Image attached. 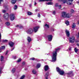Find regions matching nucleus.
I'll list each match as a JSON object with an SVG mask.
<instances>
[{
    "mask_svg": "<svg viewBox=\"0 0 79 79\" xmlns=\"http://www.w3.org/2000/svg\"><path fill=\"white\" fill-rule=\"evenodd\" d=\"M2 71V69H0V74H1L2 73H1V71Z\"/></svg>",
    "mask_w": 79,
    "mask_h": 79,
    "instance_id": "3c124183",
    "label": "nucleus"
},
{
    "mask_svg": "<svg viewBox=\"0 0 79 79\" xmlns=\"http://www.w3.org/2000/svg\"><path fill=\"white\" fill-rule=\"evenodd\" d=\"M45 27H47L48 28H49V25L47 24H45L44 25Z\"/></svg>",
    "mask_w": 79,
    "mask_h": 79,
    "instance_id": "7c9ffc66",
    "label": "nucleus"
},
{
    "mask_svg": "<svg viewBox=\"0 0 79 79\" xmlns=\"http://www.w3.org/2000/svg\"><path fill=\"white\" fill-rule=\"evenodd\" d=\"M16 0H12V4H15V3H16Z\"/></svg>",
    "mask_w": 79,
    "mask_h": 79,
    "instance_id": "393cba45",
    "label": "nucleus"
},
{
    "mask_svg": "<svg viewBox=\"0 0 79 79\" xmlns=\"http://www.w3.org/2000/svg\"><path fill=\"white\" fill-rule=\"evenodd\" d=\"M15 71L16 69H15V68L11 70V72L12 74H14V73H15Z\"/></svg>",
    "mask_w": 79,
    "mask_h": 79,
    "instance_id": "aec40b11",
    "label": "nucleus"
},
{
    "mask_svg": "<svg viewBox=\"0 0 79 79\" xmlns=\"http://www.w3.org/2000/svg\"><path fill=\"white\" fill-rule=\"evenodd\" d=\"M48 73H47L45 75V77L46 79H48Z\"/></svg>",
    "mask_w": 79,
    "mask_h": 79,
    "instance_id": "4be33fe9",
    "label": "nucleus"
},
{
    "mask_svg": "<svg viewBox=\"0 0 79 79\" xmlns=\"http://www.w3.org/2000/svg\"><path fill=\"white\" fill-rule=\"evenodd\" d=\"M78 36L79 37V32L78 33Z\"/></svg>",
    "mask_w": 79,
    "mask_h": 79,
    "instance_id": "13d9d810",
    "label": "nucleus"
},
{
    "mask_svg": "<svg viewBox=\"0 0 79 79\" xmlns=\"http://www.w3.org/2000/svg\"><path fill=\"white\" fill-rule=\"evenodd\" d=\"M77 3L79 4V1L77 2Z\"/></svg>",
    "mask_w": 79,
    "mask_h": 79,
    "instance_id": "052dcab7",
    "label": "nucleus"
},
{
    "mask_svg": "<svg viewBox=\"0 0 79 79\" xmlns=\"http://www.w3.org/2000/svg\"><path fill=\"white\" fill-rule=\"evenodd\" d=\"M31 38L30 37H27V40L28 42H29H29H31Z\"/></svg>",
    "mask_w": 79,
    "mask_h": 79,
    "instance_id": "2eb2a0df",
    "label": "nucleus"
},
{
    "mask_svg": "<svg viewBox=\"0 0 79 79\" xmlns=\"http://www.w3.org/2000/svg\"><path fill=\"white\" fill-rule=\"evenodd\" d=\"M65 32L66 35H67V37H69V36L70 35L69 31L67 30H66L65 31Z\"/></svg>",
    "mask_w": 79,
    "mask_h": 79,
    "instance_id": "6e6552de",
    "label": "nucleus"
},
{
    "mask_svg": "<svg viewBox=\"0 0 79 79\" xmlns=\"http://www.w3.org/2000/svg\"><path fill=\"white\" fill-rule=\"evenodd\" d=\"M44 70L45 71H48V69H49V67H48V65H45L44 66Z\"/></svg>",
    "mask_w": 79,
    "mask_h": 79,
    "instance_id": "1a4fd4ad",
    "label": "nucleus"
},
{
    "mask_svg": "<svg viewBox=\"0 0 79 79\" xmlns=\"http://www.w3.org/2000/svg\"><path fill=\"white\" fill-rule=\"evenodd\" d=\"M24 77H25V75H23L20 78V79H24Z\"/></svg>",
    "mask_w": 79,
    "mask_h": 79,
    "instance_id": "72a5a7b5",
    "label": "nucleus"
},
{
    "mask_svg": "<svg viewBox=\"0 0 79 79\" xmlns=\"http://www.w3.org/2000/svg\"><path fill=\"white\" fill-rule=\"evenodd\" d=\"M39 28V27H35L33 28V31H34V32H37L38 31V29Z\"/></svg>",
    "mask_w": 79,
    "mask_h": 79,
    "instance_id": "423d86ee",
    "label": "nucleus"
},
{
    "mask_svg": "<svg viewBox=\"0 0 79 79\" xmlns=\"http://www.w3.org/2000/svg\"><path fill=\"white\" fill-rule=\"evenodd\" d=\"M71 73H72V72H70L69 73H67V74L68 77H71Z\"/></svg>",
    "mask_w": 79,
    "mask_h": 79,
    "instance_id": "4468645a",
    "label": "nucleus"
},
{
    "mask_svg": "<svg viewBox=\"0 0 79 79\" xmlns=\"http://www.w3.org/2000/svg\"><path fill=\"white\" fill-rule=\"evenodd\" d=\"M24 77H25V75H23L20 78V79H24Z\"/></svg>",
    "mask_w": 79,
    "mask_h": 79,
    "instance_id": "f704fd0d",
    "label": "nucleus"
},
{
    "mask_svg": "<svg viewBox=\"0 0 79 79\" xmlns=\"http://www.w3.org/2000/svg\"><path fill=\"white\" fill-rule=\"evenodd\" d=\"M17 6H15L14 7V10H16V9H17Z\"/></svg>",
    "mask_w": 79,
    "mask_h": 79,
    "instance_id": "4c0bfd02",
    "label": "nucleus"
},
{
    "mask_svg": "<svg viewBox=\"0 0 79 79\" xmlns=\"http://www.w3.org/2000/svg\"><path fill=\"white\" fill-rule=\"evenodd\" d=\"M19 1H21V0H19Z\"/></svg>",
    "mask_w": 79,
    "mask_h": 79,
    "instance_id": "e2e57ef3",
    "label": "nucleus"
},
{
    "mask_svg": "<svg viewBox=\"0 0 79 79\" xmlns=\"http://www.w3.org/2000/svg\"><path fill=\"white\" fill-rule=\"evenodd\" d=\"M1 42V34L0 33V42Z\"/></svg>",
    "mask_w": 79,
    "mask_h": 79,
    "instance_id": "09e8293b",
    "label": "nucleus"
},
{
    "mask_svg": "<svg viewBox=\"0 0 79 79\" xmlns=\"http://www.w3.org/2000/svg\"><path fill=\"white\" fill-rule=\"evenodd\" d=\"M61 16L63 18H66V12L64 11L62 12Z\"/></svg>",
    "mask_w": 79,
    "mask_h": 79,
    "instance_id": "39448f33",
    "label": "nucleus"
},
{
    "mask_svg": "<svg viewBox=\"0 0 79 79\" xmlns=\"http://www.w3.org/2000/svg\"><path fill=\"white\" fill-rule=\"evenodd\" d=\"M8 42V40H2V42Z\"/></svg>",
    "mask_w": 79,
    "mask_h": 79,
    "instance_id": "e433bc0d",
    "label": "nucleus"
},
{
    "mask_svg": "<svg viewBox=\"0 0 79 79\" xmlns=\"http://www.w3.org/2000/svg\"><path fill=\"white\" fill-rule=\"evenodd\" d=\"M56 70L57 72H59V73H60V72L61 71V70L58 67H56Z\"/></svg>",
    "mask_w": 79,
    "mask_h": 79,
    "instance_id": "b1692460",
    "label": "nucleus"
},
{
    "mask_svg": "<svg viewBox=\"0 0 79 79\" xmlns=\"http://www.w3.org/2000/svg\"><path fill=\"white\" fill-rule=\"evenodd\" d=\"M37 11H38V9H36L35 10V12H37Z\"/></svg>",
    "mask_w": 79,
    "mask_h": 79,
    "instance_id": "864d4df0",
    "label": "nucleus"
},
{
    "mask_svg": "<svg viewBox=\"0 0 79 79\" xmlns=\"http://www.w3.org/2000/svg\"><path fill=\"white\" fill-rule=\"evenodd\" d=\"M58 7L59 9H61V5H60L58 6Z\"/></svg>",
    "mask_w": 79,
    "mask_h": 79,
    "instance_id": "a19ab883",
    "label": "nucleus"
},
{
    "mask_svg": "<svg viewBox=\"0 0 79 79\" xmlns=\"http://www.w3.org/2000/svg\"><path fill=\"white\" fill-rule=\"evenodd\" d=\"M69 50H71V47H69Z\"/></svg>",
    "mask_w": 79,
    "mask_h": 79,
    "instance_id": "8fccbe9b",
    "label": "nucleus"
},
{
    "mask_svg": "<svg viewBox=\"0 0 79 79\" xmlns=\"http://www.w3.org/2000/svg\"><path fill=\"white\" fill-rule=\"evenodd\" d=\"M59 1H60V2H62L63 3H65L66 2L67 4V5H71V2H73V0H59Z\"/></svg>",
    "mask_w": 79,
    "mask_h": 79,
    "instance_id": "f03ea898",
    "label": "nucleus"
},
{
    "mask_svg": "<svg viewBox=\"0 0 79 79\" xmlns=\"http://www.w3.org/2000/svg\"><path fill=\"white\" fill-rule=\"evenodd\" d=\"M52 0H39V1L40 2H44V1H51Z\"/></svg>",
    "mask_w": 79,
    "mask_h": 79,
    "instance_id": "c85d7f7f",
    "label": "nucleus"
},
{
    "mask_svg": "<svg viewBox=\"0 0 79 79\" xmlns=\"http://www.w3.org/2000/svg\"><path fill=\"white\" fill-rule=\"evenodd\" d=\"M77 45L78 46V47H79V44L78 43L77 44Z\"/></svg>",
    "mask_w": 79,
    "mask_h": 79,
    "instance_id": "5fc2aeb1",
    "label": "nucleus"
},
{
    "mask_svg": "<svg viewBox=\"0 0 79 79\" xmlns=\"http://www.w3.org/2000/svg\"><path fill=\"white\" fill-rule=\"evenodd\" d=\"M32 73L34 74L37 75V72L35 70H33L32 71Z\"/></svg>",
    "mask_w": 79,
    "mask_h": 79,
    "instance_id": "f3484780",
    "label": "nucleus"
},
{
    "mask_svg": "<svg viewBox=\"0 0 79 79\" xmlns=\"http://www.w3.org/2000/svg\"><path fill=\"white\" fill-rule=\"evenodd\" d=\"M30 6H31V5H30Z\"/></svg>",
    "mask_w": 79,
    "mask_h": 79,
    "instance_id": "680f3d73",
    "label": "nucleus"
},
{
    "mask_svg": "<svg viewBox=\"0 0 79 79\" xmlns=\"http://www.w3.org/2000/svg\"><path fill=\"white\" fill-rule=\"evenodd\" d=\"M36 4H37V3L35 2L34 3V5H36Z\"/></svg>",
    "mask_w": 79,
    "mask_h": 79,
    "instance_id": "bf43d9fd",
    "label": "nucleus"
},
{
    "mask_svg": "<svg viewBox=\"0 0 79 79\" xmlns=\"http://www.w3.org/2000/svg\"><path fill=\"white\" fill-rule=\"evenodd\" d=\"M30 60H35V58L34 57L31 58L30 59Z\"/></svg>",
    "mask_w": 79,
    "mask_h": 79,
    "instance_id": "c9c22d12",
    "label": "nucleus"
},
{
    "mask_svg": "<svg viewBox=\"0 0 79 79\" xmlns=\"http://www.w3.org/2000/svg\"><path fill=\"white\" fill-rule=\"evenodd\" d=\"M74 50L76 53H77V52L79 51V49L77 48H75Z\"/></svg>",
    "mask_w": 79,
    "mask_h": 79,
    "instance_id": "412c9836",
    "label": "nucleus"
},
{
    "mask_svg": "<svg viewBox=\"0 0 79 79\" xmlns=\"http://www.w3.org/2000/svg\"><path fill=\"white\" fill-rule=\"evenodd\" d=\"M14 59H16V56H14L13 57Z\"/></svg>",
    "mask_w": 79,
    "mask_h": 79,
    "instance_id": "de8ad7c7",
    "label": "nucleus"
},
{
    "mask_svg": "<svg viewBox=\"0 0 79 79\" xmlns=\"http://www.w3.org/2000/svg\"><path fill=\"white\" fill-rule=\"evenodd\" d=\"M47 5H53V2H49L48 3H46Z\"/></svg>",
    "mask_w": 79,
    "mask_h": 79,
    "instance_id": "c756f323",
    "label": "nucleus"
},
{
    "mask_svg": "<svg viewBox=\"0 0 79 79\" xmlns=\"http://www.w3.org/2000/svg\"><path fill=\"white\" fill-rule=\"evenodd\" d=\"M40 23H41V21H40Z\"/></svg>",
    "mask_w": 79,
    "mask_h": 79,
    "instance_id": "0e129e2a",
    "label": "nucleus"
},
{
    "mask_svg": "<svg viewBox=\"0 0 79 79\" xmlns=\"http://www.w3.org/2000/svg\"><path fill=\"white\" fill-rule=\"evenodd\" d=\"M47 37L48 38L49 41H52V35H48Z\"/></svg>",
    "mask_w": 79,
    "mask_h": 79,
    "instance_id": "0eeeda50",
    "label": "nucleus"
},
{
    "mask_svg": "<svg viewBox=\"0 0 79 79\" xmlns=\"http://www.w3.org/2000/svg\"><path fill=\"white\" fill-rule=\"evenodd\" d=\"M65 23L67 25V26H68L69 24V21L68 20H67L65 21Z\"/></svg>",
    "mask_w": 79,
    "mask_h": 79,
    "instance_id": "a878e982",
    "label": "nucleus"
},
{
    "mask_svg": "<svg viewBox=\"0 0 79 79\" xmlns=\"http://www.w3.org/2000/svg\"><path fill=\"white\" fill-rule=\"evenodd\" d=\"M55 6H59V5H58V4L57 3H56L55 4Z\"/></svg>",
    "mask_w": 79,
    "mask_h": 79,
    "instance_id": "37998d69",
    "label": "nucleus"
},
{
    "mask_svg": "<svg viewBox=\"0 0 79 79\" xmlns=\"http://www.w3.org/2000/svg\"><path fill=\"white\" fill-rule=\"evenodd\" d=\"M22 64L23 65H24V64H25V62H23L22 63Z\"/></svg>",
    "mask_w": 79,
    "mask_h": 79,
    "instance_id": "49530a36",
    "label": "nucleus"
},
{
    "mask_svg": "<svg viewBox=\"0 0 79 79\" xmlns=\"http://www.w3.org/2000/svg\"><path fill=\"white\" fill-rule=\"evenodd\" d=\"M3 59H4V58L3 57V56H2L1 57V61H2L3 60Z\"/></svg>",
    "mask_w": 79,
    "mask_h": 79,
    "instance_id": "2f4dec72",
    "label": "nucleus"
},
{
    "mask_svg": "<svg viewBox=\"0 0 79 79\" xmlns=\"http://www.w3.org/2000/svg\"><path fill=\"white\" fill-rule=\"evenodd\" d=\"M16 27H19V28H23V26L21 25H17L16 26Z\"/></svg>",
    "mask_w": 79,
    "mask_h": 79,
    "instance_id": "a211bd4d",
    "label": "nucleus"
},
{
    "mask_svg": "<svg viewBox=\"0 0 79 79\" xmlns=\"http://www.w3.org/2000/svg\"><path fill=\"white\" fill-rule=\"evenodd\" d=\"M13 50H14V48L12 49L11 50V51H13Z\"/></svg>",
    "mask_w": 79,
    "mask_h": 79,
    "instance_id": "4d7b16f0",
    "label": "nucleus"
},
{
    "mask_svg": "<svg viewBox=\"0 0 79 79\" xmlns=\"http://www.w3.org/2000/svg\"><path fill=\"white\" fill-rule=\"evenodd\" d=\"M8 51H7L6 52V55H7V54L8 53Z\"/></svg>",
    "mask_w": 79,
    "mask_h": 79,
    "instance_id": "603ef678",
    "label": "nucleus"
},
{
    "mask_svg": "<svg viewBox=\"0 0 79 79\" xmlns=\"http://www.w3.org/2000/svg\"><path fill=\"white\" fill-rule=\"evenodd\" d=\"M69 40L70 43H74L75 41V37L74 36H71L69 38Z\"/></svg>",
    "mask_w": 79,
    "mask_h": 79,
    "instance_id": "7ed1b4c3",
    "label": "nucleus"
},
{
    "mask_svg": "<svg viewBox=\"0 0 79 79\" xmlns=\"http://www.w3.org/2000/svg\"><path fill=\"white\" fill-rule=\"evenodd\" d=\"M3 18L5 19L6 18H9V15L8 13L5 14L3 16Z\"/></svg>",
    "mask_w": 79,
    "mask_h": 79,
    "instance_id": "9d476101",
    "label": "nucleus"
},
{
    "mask_svg": "<svg viewBox=\"0 0 79 79\" xmlns=\"http://www.w3.org/2000/svg\"><path fill=\"white\" fill-rule=\"evenodd\" d=\"M72 27L73 29H74L76 27V24L73 23L72 25Z\"/></svg>",
    "mask_w": 79,
    "mask_h": 79,
    "instance_id": "6ab92c4d",
    "label": "nucleus"
},
{
    "mask_svg": "<svg viewBox=\"0 0 79 79\" xmlns=\"http://www.w3.org/2000/svg\"><path fill=\"white\" fill-rule=\"evenodd\" d=\"M10 21H13L15 19V14H11L9 15Z\"/></svg>",
    "mask_w": 79,
    "mask_h": 79,
    "instance_id": "20e7f679",
    "label": "nucleus"
},
{
    "mask_svg": "<svg viewBox=\"0 0 79 79\" xmlns=\"http://www.w3.org/2000/svg\"><path fill=\"white\" fill-rule=\"evenodd\" d=\"M3 0H0V4H1V2H2Z\"/></svg>",
    "mask_w": 79,
    "mask_h": 79,
    "instance_id": "6e6d98bb",
    "label": "nucleus"
},
{
    "mask_svg": "<svg viewBox=\"0 0 79 79\" xmlns=\"http://www.w3.org/2000/svg\"><path fill=\"white\" fill-rule=\"evenodd\" d=\"M6 26H10V23L7 22L6 23Z\"/></svg>",
    "mask_w": 79,
    "mask_h": 79,
    "instance_id": "cd10ccee",
    "label": "nucleus"
},
{
    "mask_svg": "<svg viewBox=\"0 0 79 79\" xmlns=\"http://www.w3.org/2000/svg\"><path fill=\"white\" fill-rule=\"evenodd\" d=\"M21 61V59H19L17 61V62L18 63H19V62H20V61Z\"/></svg>",
    "mask_w": 79,
    "mask_h": 79,
    "instance_id": "ea45409f",
    "label": "nucleus"
},
{
    "mask_svg": "<svg viewBox=\"0 0 79 79\" xmlns=\"http://www.w3.org/2000/svg\"><path fill=\"white\" fill-rule=\"evenodd\" d=\"M78 47L79 48V46H78Z\"/></svg>",
    "mask_w": 79,
    "mask_h": 79,
    "instance_id": "69168bd1",
    "label": "nucleus"
},
{
    "mask_svg": "<svg viewBox=\"0 0 79 79\" xmlns=\"http://www.w3.org/2000/svg\"><path fill=\"white\" fill-rule=\"evenodd\" d=\"M52 13L53 15H55L56 14V11L54 10V11H53Z\"/></svg>",
    "mask_w": 79,
    "mask_h": 79,
    "instance_id": "79ce46f5",
    "label": "nucleus"
},
{
    "mask_svg": "<svg viewBox=\"0 0 79 79\" xmlns=\"http://www.w3.org/2000/svg\"><path fill=\"white\" fill-rule=\"evenodd\" d=\"M9 45L10 47H13L14 45H15V43L12 42H9Z\"/></svg>",
    "mask_w": 79,
    "mask_h": 79,
    "instance_id": "9b49d317",
    "label": "nucleus"
},
{
    "mask_svg": "<svg viewBox=\"0 0 79 79\" xmlns=\"http://www.w3.org/2000/svg\"><path fill=\"white\" fill-rule=\"evenodd\" d=\"M33 32V30H32V29H29L27 31V33H28L29 34H31V33H32Z\"/></svg>",
    "mask_w": 79,
    "mask_h": 79,
    "instance_id": "ddd939ff",
    "label": "nucleus"
},
{
    "mask_svg": "<svg viewBox=\"0 0 79 79\" xmlns=\"http://www.w3.org/2000/svg\"><path fill=\"white\" fill-rule=\"evenodd\" d=\"M2 13H5L6 12V10H2Z\"/></svg>",
    "mask_w": 79,
    "mask_h": 79,
    "instance_id": "a18cd8bd",
    "label": "nucleus"
},
{
    "mask_svg": "<svg viewBox=\"0 0 79 79\" xmlns=\"http://www.w3.org/2000/svg\"><path fill=\"white\" fill-rule=\"evenodd\" d=\"M70 12L71 13H74V10L73 9H72L70 10Z\"/></svg>",
    "mask_w": 79,
    "mask_h": 79,
    "instance_id": "473e14b6",
    "label": "nucleus"
},
{
    "mask_svg": "<svg viewBox=\"0 0 79 79\" xmlns=\"http://www.w3.org/2000/svg\"><path fill=\"white\" fill-rule=\"evenodd\" d=\"M71 16V14L68 13H66V18H70Z\"/></svg>",
    "mask_w": 79,
    "mask_h": 79,
    "instance_id": "f8f14e48",
    "label": "nucleus"
},
{
    "mask_svg": "<svg viewBox=\"0 0 79 79\" xmlns=\"http://www.w3.org/2000/svg\"><path fill=\"white\" fill-rule=\"evenodd\" d=\"M38 17L39 18H40V14H38Z\"/></svg>",
    "mask_w": 79,
    "mask_h": 79,
    "instance_id": "c03bdc74",
    "label": "nucleus"
},
{
    "mask_svg": "<svg viewBox=\"0 0 79 79\" xmlns=\"http://www.w3.org/2000/svg\"><path fill=\"white\" fill-rule=\"evenodd\" d=\"M59 73L60 75H63L64 73V72L63 71L60 70V71L59 72Z\"/></svg>",
    "mask_w": 79,
    "mask_h": 79,
    "instance_id": "dca6fc26",
    "label": "nucleus"
},
{
    "mask_svg": "<svg viewBox=\"0 0 79 79\" xmlns=\"http://www.w3.org/2000/svg\"><path fill=\"white\" fill-rule=\"evenodd\" d=\"M32 15V13H31V12H28V15Z\"/></svg>",
    "mask_w": 79,
    "mask_h": 79,
    "instance_id": "58836bf2",
    "label": "nucleus"
},
{
    "mask_svg": "<svg viewBox=\"0 0 79 79\" xmlns=\"http://www.w3.org/2000/svg\"><path fill=\"white\" fill-rule=\"evenodd\" d=\"M4 48H5V47L4 46H2V47H0V50H4Z\"/></svg>",
    "mask_w": 79,
    "mask_h": 79,
    "instance_id": "5701e85b",
    "label": "nucleus"
},
{
    "mask_svg": "<svg viewBox=\"0 0 79 79\" xmlns=\"http://www.w3.org/2000/svg\"><path fill=\"white\" fill-rule=\"evenodd\" d=\"M40 64H38L36 65V68H40Z\"/></svg>",
    "mask_w": 79,
    "mask_h": 79,
    "instance_id": "bb28decb",
    "label": "nucleus"
},
{
    "mask_svg": "<svg viewBox=\"0 0 79 79\" xmlns=\"http://www.w3.org/2000/svg\"><path fill=\"white\" fill-rule=\"evenodd\" d=\"M60 48H57L52 53V62H54L56 60V56L57 55V52L58 51L60 50Z\"/></svg>",
    "mask_w": 79,
    "mask_h": 79,
    "instance_id": "f257e3e1",
    "label": "nucleus"
}]
</instances>
